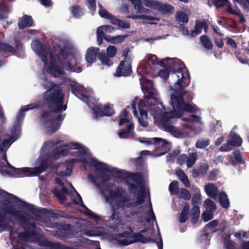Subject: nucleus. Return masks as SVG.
Returning a JSON list of instances; mask_svg holds the SVG:
<instances>
[{
  "label": "nucleus",
  "mask_w": 249,
  "mask_h": 249,
  "mask_svg": "<svg viewBox=\"0 0 249 249\" xmlns=\"http://www.w3.org/2000/svg\"><path fill=\"white\" fill-rule=\"evenodd\" d=\"M127 37V35H118L114 36L107 35L106 36H105V39L112 44H118L123 42Z\"/></svg>",
  "instance_id": "27"
},
{
  "label": "nucleus",
  "mask_w": 249,
  "mask_h": 249,
  "mask_svg": "<svg viewBox=\"0 0 249 249\" xmlns=\"http://www.w3.org/2000/svg\"><path fill=\"white\" fill-rule=\"evenodd\" d=\"M209 169V165L207 163H204L202 164H201L198 168L197 170L198 172L201 174V176L205 175Z\"/></svg>",
  "instance_id": "63"
},
{
  "label": "nucleus",
  "mask_w": 249,
  "mask_h": 249,
  "mask_svg": "<svg viewBox=\"0 0 249 249\" xmlns=\"http://www.w3.org/2000/svg\"><path fill=\"white\" fill-rule=\"evenodd\" d=\"M125 193L123 188H119L115 190H110L109 196L111 199L115 200L116 203H120L121 206L125 208L126 204L130 203L129 196L124 195Z\"/></svg>",
  "instance_id": "10"
},
{
  "label": "nucleus",
  "mask_w": 249,
  "mask_h": 249,
  "mask_svg": "<svg viewBox=\"0 0 249 249\" xmlns=\"http://www.w3.org/2000/svg\"><path fill=\"white\" fill-rule=\"evenodd\" d=\"M40 245L50 249H74L72 247L66 246L60 243L53 242L46 239L41 241Z\"/></svg>",
  "instance_id": "20"
},
{
  "label": "nucleus",
  "mask_w": 249,
  "mask_h": 249,
  "mask_svg": "<svg viewBox=\"0 0 249 249\" xmlns=\"http://www.w3.org/2000/svg\"><path fill=\"white\" fill-rule=\"evenodd\" d=\"M36 107L34 106V105L31 104L28 105L27 106H24L22 108L20 109L19 112L17 117V122L16 124H15L14 125V128H12L11 130V133L12 136L8 139H5L3 141L1 145L2 147H9L12 143L15 142L16 139H14V134L16 130L17 127H18V125L21 122H22L24 119V112L27 111L30 109H33L36 108Z\"/></svg>",
  "instance_id": "8"
},
{
  "label": "nucleus",
  "mask_w": 249,
  "mask_h": 249,
  "mask_svg": "<svg viewBox=\"0 0 249 249\" xmlns=\"http://www.w3.org/2000/svg\"><path fill=\"white\" fill-rule=\"evenodd\" d=\"M106 54L105 52H101L98 53L97 54V56L99 58V59L101 61L102 64H105L107 66H110V59L108 56Z\"/></svg>",
  "instance_id": "45"
},
{
  "label": "nucleus",
  "mask_w": 249,
  "mask_h": 249,
  "mask_svg": "<svg viewBox=\"0 0 249 249\" xmlns=\"http://www.w3.org/2000/svg\"><path fill=\"white\" fill-rule=\"evenodd\" d=\"M111 215L109 217V220L120 222L121 221V212H124L125 208L121 206L120 203H115L111 206Z\"/></svg>",
  "instance_id": "18"
},
{
  "label": "nucleus",
  "mask_w": 249,
  "mask_h": 249,
  "mask_svg": "<svg viewBox=\"0 0 249 249\" xmlns=\"http://www.w3.org/2000/svg\"><path fill=\"white\" fill-rule=\"evenodd\" d=\"M99 6L100 7V9L98 13L100 16L107 19L110 18L111 14L107 10L104 9L102 5L99 4Z\"/></svg>",
  "instance_id": "57"
},
{
  "label": "nucleus",
  "mask_w": 249,
  "mask_h": 249,
  "mask_svg": "<svg viewBox=\"0 0 249 249\" xmlns=\"http://www.w3.org/2000/svg\"><path fill=\"white\" fill-rule=\"evenodd\" d=\"M157 94L152 89H149L146 91L145 98L146 101L141 99L138 103V108L140 111V116H138V110H137L136 105L138 98H135V100L132 103L131 107L133 109V115L138 117L139 123L143 127H147L148 125L147 122L148 114L146 110L144 109L147 107V105L150 104L151 102H154L157 101Z\"/></svg>",
  "instance_id": "5"
},
{
  "label": "nucleus",
  "mask_w": 249,
  "mask_h": 249,
  "mask_svg": "<svg viewBox=\"0 0 249 249\" xmlns=\"http://www.w3.org/2000/svg\"><path fill=\"white\" fill-rule=\"evenodd\" d=\"M200 215V209L198 206H194L191 210V222L195 224L198 221Z\"/></svg>",
  "instance_id": "37"
},
{
  "label": "nucleus",
  "mask_w": 249,
  "mask_h": 249,
  "mask_svg": "<svg viewBox=\"0 0 249 249\" xmlns=\"http://www.w3.org/2000/svg\"><path fill=\"white\" fill-rule=\"evenodd\" d=\"M141 193L137 197L135 202H131L126 204L127 208L136 207L142 204L144 201L145 190L143 186H141Z\"/></svg>",
  "instance_id": "26"
},
{
  "label": "nucleus",
  "mask_w": 249,
  "mask_h": 249,
  "mask_svg": "<svg viewBox=\"0 0 249 249\" xmlns=\"http://www.w3.org/2000/svg\"><path fill=\"white\" fill-rule=\"evenodd\" d=\"M176 174L178 179L184 184L186 187L188 188L190 187V183L189 180L183 170L181 169H178L177 171Z\"/></svg>",
  "instance_id": "34"
},
{
  "label": "nucleus",
  "mask_w": 249,
  "mask_h": 249,
  "mask_svg": "<svg viewBox=\"0 0 249 249\" xmlns=\"http://www.w3.org/2000/svg\"><path fill=\"white\" fill-rule=\"evenodd\" d=\"M191 197L189 191L185 188H181L180 189L179 197L184 200H188Z\"/></svg>",
  "instance_id": "55"
},
{
  "label": "nucleus",
  "mask_w": 249,
  "mask_h": 249,
  "mask_svg": "<svg viewBox=\"0 0 249 249\" xmlns=\"http://www.w3.org/2000/svg\"><path fill=\"white\" fill-rule=\"evenodd\" d=\"M92 110L96 117L112 116L115 113L114 110L110 107L109 104L105 105L103 107L101 105L96 106L92 108Z\"/></svg>",
  "instance_id": "13"
},
{
  "label": "nucleus",
  "mask_w": 249,
  "mask_h": 249,
  "mask_svg": "<svg viewBox=\"0 0 249 249\" xmlns=\"http://www.w3.org/2000/svg\"><path fill=\"white\" fill-rule=\"evenodd\" d=\"M71 12L75 18H80L84 15L82 8L78 5H74L71 7Z\"/></svg>",
  "instance_id": "41"
},
{
  "label": "nucleus",
  "mask_w": 249,
  "mask_h": 249,
  "mask_svg": "<svg viewBox=\"0 0 249 249\" xmlns=\"http://www.w3.org/2000/svg\"><path fill=\"white\" fill-rule=\"evenodd\" d=\"M165 67L167 66L171 70L172 74L177 73L176 76L178 78V80L174 84L175 87L176 85L180 88L182 87V84L184 82V80L186 79L187 77H189V72L186 68H183L184 66L183 63H181L179 60L178 59H168L167 63Z\"/></svg>",
  "instance_id": "6"
},
{
  "label": "nucleus",
  "mask_w": 249,
  "mask_h": 249,
  "mask_svg": "<svg viewBox=\"0 0 249 249\" xmlns=\"http://www.w3.org/2000/svg\"><path fill=\"white\" fill-rule=\"evenodd\" d=\"M201 195L199 193H195L194 195H193L191 203L192 205L196 206V204H200L201 202Z\"/></svg>",
  "instance_id": "64"
},
{
  "label": "nucleus",
  "mask_w": 249,
  "mask_h": 249,
  "mask_svg": "<svg viewBox=\"0 0 249 249\" xmlns=\"http://www.w3.org/2000/svg\"><path fill=\"white\" fill-rule=\"evenodd\" d=\"M219 200L221 206L224 208H228L230 206V202L228 196L224 192H221L219 195Z\"/></svg>",
  "instance_id": "38"
},
{
  "label": "nucleus",
  "mask_w": 249,
  "mask_h": 249,
  "mask_svg": "<svg viewBox=\"0 0 249 249\" xmlns=\"http://www.w3.org/2000/svg\"><path fill=\"white\" fill-rule=\"evenodd\" d=\"M74 146L73 149H77L78 150V153L81 156H84L87 154V149L85 147L79 143H74L73 144Z\"/></svg>",
  "instance_id": "58"
},
{
  "label": "nucleus",
  "mask_w": 249,
  "mask_h": 249,
  "mask_svg": "<svg viewBox=\"0 0 249 249\" xmlns=\"http://www.w3.org/2000/svg\"><path fill=\"white\" fill-rule=\"evenodd\" d=\"M4 172L10 176L16 177V178H23L25 177H33L32 175V169L29 167H23L17 168L15 167L13 172L10 171H4Z\"/></svg>",
  "instance_id": "14"
},
{
  "label": "nucleus",
  "mask_w": 249,
  "mask_h": 249,
  "mask_svg": "<svg viewBox=\"0 0 249 249\" xmlns=\"http://www.w3.org/2000/svg\"><path fill=\"white\" fill-rule=\"evenodd\" d=\"M169 190L172 194L178 195L179 193V188L178 182L173 180L169 186Z\"/></svg>",
  "instance_id": "47"
},
{
  "label": "nucleus",
  "mask_w": 249,
  "mask_h": 249,
  "mask_svg": "<svg viewBox=\"0 0 249 249\" xmlns=\"http://www.w3.org/2000/svg\"><path fill=\"white\" fill-rule=\"evenodd\" d=\"M18 24L19 29L23 30L33 26L34 20L31 16L24 15L18 19Z\"/></svg>",
  "instance_id": "19"
},
{
  "label": "nucleus",
  "mask_w": 249,
  "mask_h": 249,
  "mask_svg": "<svg viewBox=\"0 0 249 249\" xmlns=\"http://www.w3.org/2000/svg\"><path fill=\"white\" fill-rule=\"evenodd\" d=\"M233 157L230 156L228 157L230 164L235 166L238 164H244L245 161L243 159L241 153L239 150H236L233 152Z\"/></svg>",
  "instance_id": "22"
},
{
  "label": "nucleus",
  "mask_w": 249,
  "mask_h": 249,
  "mask_svg": "<svg viewBox=\"0 0 249 249\" xmlns=\"http://www.w3.org/2000/svg\"><path fill=\"white\" fill-rule=\"evenodd\" d=\"M204 21H196L195 25V30H192L191 32V35L192 36L194 35H197L201 32V30L204 27Z\"/></svg>",
  "instance_id": "44"
},
{
  "label": "nucleus",
  "mask_w": 249,
  "mask_h": 249,
  "mask_svg": "<svg viewBox=\"0 0 249 249\" xmlns=\"http://www.w3.org/2000/svg\"><path fill=\"white\" fill-rule=\"evenodd\" d=\"M174 10V8L172 5L160 2L157 11L163 15H169L173 13Z\"/></svg>",
  "instance_id": "30"
},
{
  "label": "nucleus",
  "mask_w": 249,
  "mask_h": 249,
  "mask_svg": "<svg viewBox=\"0 0 249 249\" xmlns=\"http://www.w3.org/2000/svg\"><path fill=\"white\" fill-rule=\"evenodd\" d=\"M53 193L57 199L62 203L66 200V196L60 191V190L54 189L53 191Z\"/></svg>",
  "instance_id": "60"
},
{
  "label": "nucleus",
  "mask_w": 249,
  "mask_h": 249,
  "mask_svg": "<svg viewBox=\"0 0 249 249\" xmlns=\"http://www.w3.org/2000/svg\"><path fill=\"white\" fill-rule=\"evenodd\" d=\"M213 217V212L212 211L206 210L205 211L202 215V219L205 222H207Z\"/></svg>",
  "instance_id": "56"
},
{
  "label": "nucleus",
  "mask_w": 249,
  "mask_h": 249,
  "mask_svg": "<svg viewBox=\"0 0 249 249\" xmlns=\"http://www.w3.org/2000/svg\"><path fill=\"white\" fill-rule=\"evenodd\" d=\"M209 144L208 140H198L196 143V146L198 148H203Z\"/></svg>",
  "instance_id": "62"
},
{
  "label": "nucleus",
  "mask_w": 249,
  "mask_h": 249,
  "mask_svg": "<svg viewBox=\"0 0 249 249\" xmlns=\"http://www.w3.org/2000/svg\"><path fill=\"white\" fill-rule=\"evenodd\" d=\"M134 129V126L133 124H129L127 125L126 128L122 129L118 133V136L121 139H127L132 137L133 133L132 131Z\"/></svg>",
  "instance_id": "25"
},
{
  "label": "nucleus",
  "mask_w": 249,
  "mask_h": 249,
  "mask_svg": "<svg viewBox=\"0 0 249 249\" xmlns=\"http://www.w3.org/2000/svg\"><path fill=\"white\" fill-rule=\"evenodd\" d=\"M117 52V48L114 46H109L107 49V54L108 57H113L116 54Z\"/></svg>",
  "instance_id": "59"
},
{
  "label": "nucleus",
  "mask_w": 249,
  "mask_h": 249,
  "mask_svg": "<svg viewBox=\"0 0 249 249\" xmlns=\"http://www.w3.org/2000/svg\"><path fill=\"white\" fill-rule=\"evenodd\" d=\"M10 203L9 200L6 199L1 204L0 209L3 212L2 214L5 217L7 215L9 214L17 219L18 221L21 220L22 223L25 222L26 220L25 215L23 214L20 211L17 210L14 205L12 204L8 205V204Z\"/></svg>",
  "instance_id": "9"
},
{
  "label": "nucleus",
  "mask_w": 249,
  "mask_h": 249,
  "mask_svg": "<svg viewBox=\"0 0 249 249\" xmlns=\"http://www.w3.org/2000/svg\"><path fill=\"white\" fill-rule=\"evenodd\" d=\"M143 4L152 9L158 10L160 2L155 0H143Z\"/></svg>",
  "instance_id": "42"
},
{
  "label": "nucleus",
  "mask_w": 249,
  "mask_h": 249,
  "mask_svg": "<svg viewBox=\"0 0 249 249\" xmlns=\"http://www.w3.org/2000/svg\"><path fill=\"white\" fill-rule=\"evenodd\" d=\"M197 159V155L195 153H192L189 156H187L186 160V165L188 167H192L196 163Z\"/></svg>",
  "instance_id": "46"
},
{
  "label": "nucleus",
  "mask_w": 249,
  "mask_h": 249,
  "mask_svg": "<svg viewBox=\"0 0 249 249\" xmlns=\"http://www.w3.org/2000/svg\"><path fill=\"white\" fill-rule=\"evenodd\" d=\"M236 57L239 62L243 64H246L249 66V58L245 53L241 52H235Z\"/></svg>",
  "instance_id": "43"
},
{
  "label": "nucleus",
  "mask_w": 249,
  "mask_h": 249,
  "mask_svg": "<svg viewBox=\"0 0 249 249\" xmlns=\"http://www.w3.org/2000/svg\"><path fill=\"white\" fill-rule=\"evenodd\" d=\"M24 232H20L18 233V237L21 241H28L30 238H35L37 235L36 232L24 230Z\"/></svg>",
  "instance_id": "28"
},
{
  "label": "nucleus",
  "mask_w": 249,
  "mask_h": 249,
  "mask_svg": "<svg viewBox=\"0 0 249 249\" xmlns=\"http://www.w3.org/2000/svg\"><path fill=\"white\" fill-rule=\"evenodd\" d=\"M228 141L232 146H240L242 143L241 138L236 134L230 136Z\"/></svg>",
  "instance_id": "39"
},
{
  "label": "nucleus",
  "mask_w": 249,
  "mask_h": 249,
  "mask_svg": "<svg viewBox=\"0 0 249 249\" xmlns=\"http://www.w3.org/2000/svg\"><path fill=\"white\" fill-rule=\"evenodd\" d=\"M135 9L137 10L138 13L148 14L150 13V10L143 7L142 6L141 0H138L137 3L135 5Z\"/></svg>",
  "instance_id": "48"
},
{
  "label": "nucleus",
  "mask_w": 249,
  "mask_h": 249,
  "mask_svg": "<svg viewBox=\"0 0 249 249\" xmlns=\"http://www.w3.org/2000/svg\"><path fill=\"white\" fill-rule=\"evenodd\" d=\"M184 97H187L188 101H191L193 98L191 93L188 91L183 93L181 91H178L175 89L171 94L170 101L173 110L170 113H166L162 117L163 126L166 131L176 132L177 128L172 124L175 123L176 119L179 118L183 112L195 113L198 110V108L196 105L186 103Z\"/></svg>",
  "instance_id": "3"
},
{
  "label": "nucleus",
  "mask_w": 249,
  "mask_h": 249,
  "mask_svg": "<svg viewBox=\"0 0 249 249\" xmlns=\"http://www.w3.org/2000/svg\"><path fill=\"white\" fill-rule=\"evenodd\" d=\"M14 49L13 46L6 43L0 42V51L4 53H9L10 52H13Z\"/></svg>",
  "instance_id": "51"
},
{
  "label": "nucleus",
  "mask_w": 249,
  "mask_h": 249,
  "mask_svg": "<svg viewBox=\"0 0 249 249\" xmlns=\"http://www.w3.org/2000/svg\"><path fill=\"white\" fill-rule=\"evenodd\" d=\"M165 69L160 70L159 72V75L160 77L166 81L169 77V74L171 72V70L167 66L164 67Z\"/></svg>",
  "instance_id": "54"
},
{
  "label": "nucleus",
  "mask_w": 249,
  "mask_h": 249,
  "mask_svg": "<svg viewBox=\"0 0 249 249\" xmlns=\"http://www.w3.org/2000/svg\"><path fill=\"white\" fill-rule=\"evenodd\" d=\"M71 231L72 227L71 224L59 223L56 226V234L61 238H68Z\"/></svg>",
  "instance_id": "16"
},
{
  "label": "nucleus",
  "mask_w": 249,
  "mask_h": 249,
  "mask_svg": "<svg viewBox=\"0 0 249 249\" xmlns=\"http://www.w3.org/2000/svg\"><path fill=\"white\" fill-rule=\"evenodd\" d=\"M206 194L210 197L214 198L216 197L218 192L217 187L213 183H209L205 187Z\"/></svg>",
  "instance_id": "31"
},
{
  "label": "nucleus",
  "mask_w": 249,
  "mask_h": 249,
  "mask_svg": "<svg viewBox=\"0 0 249 249\" xmlns=\"http://www.w3.org/2000/svg\"><path fill=\"white\" fill-rule=\"evenodd\" d=\"M200 40L207 50H212L213 48V43L208 36L204 35L200 36Z\"/></svg>",
  "instance_id": "40"
},
{
  "label": "nucleus",
  "mask_w": 249,
  "mask_h": 249,
  "mask_svg": "<svg viewBox=\"0 0 249 249\" xmlns=\"http://www.w3.org/2000/svg\"><path fill=\"white\" fill-rule=\"evenodd\" d=\"M26 220L25 222L22 223L21 220H19V224L20 226L22 227L24 230H30V231H34L36 232V225L35 222H30L29 217L25 216Z\"/></svg>",
  "instance_id": "33"
},
{
  "label": "nucleus",
  "mask_w": 249,
  "mask_h": 249,
  "mask_svg": "<svg viewBox=\"0 0 249 249\" xmlns=\"http://www.w3.org/2000/svg\"><path fill=\"white\" fill-rule=\"evenodd\" d=\"M49 165L47 159H44L41 160L38 166L32 168L34 176H36L45 172L48 168Z\"/></svg>",
  "instance_id": "24"
},
{
  "label": "nucleus",
  "mask_w": 249,
  "mask_h": 249,
  "mask_svg": "<svg viewBox=\"0 0 249 249\" xmlns=\"http://www.w3.org/2000/svg\"><path fill=\"white\" fill-rule=\"evenodd\" d=\"M146 109L147 108H149L151 111V113L153 115H160L161 116V124L163 128H164V130L166 131L164 126H163V123L162 122V117L163 116L166 114L168 113H170L171 111L167 112L165 111V108L162 103L159 102L158 100L156 102H151L150 104L148 105V107H147Z\"/></svg>",
  "instance_id": "12"
},
{
  "label": "nucleus",
  "mask_w": 249,
  "mask_h": 249,
  "mask_svg": "<svg viewBox=\"0 0 249 249\" xmlns=\"http://www.w3.org/2000/svg\"><path fill=\"white\" fill-rule=\"evenodd\" d=\"M127 18H132L134 19H145V20H154L156 18L154 17H152L150 16H147L145 15H129L126 17Z\"/></svg>",
  "instance_id": "49"
},
{
  "label": "nucleus",
  "mask_w": 249,
  "mask_h": 249,
  "mask_svg": "<svg viewBox=\"0 0 249 249\" xmlns=\"http://www.w3.org/2000/svg\"><path fill=\"white\" fill-rule=\"evenodd\" d=\"M99 49L96 47L89 48L86 53V59L88 63L92 64L95 62Z\"/></svg>",
  "instance_id": "23"
},
{
  "label": "nucleus",
  "mask_w": 249,
  "mask_h": 249,
  "mask_svg": "<svg viewBox=\"0 0 249 249\" xmlns=\"http://www.w3.org/2000/svg\"><path fill=\"white\" fill-rule=\"evenodd\" d=\"M5 217L0 212V232H1L7 229L8 224L4 223Z\"/></svg>",
  "instance_id": "61"
},
{
  "label": "nucleus",
  "mask_w": 249,
  "mask_h": 249,
  "mask_svg": "<svg viewBox=\"0 0 249 249\" xmlns=\"http://www.w3.org/2000/svg\"><path fill=\"white\" fill-rule=\"evenodd\" d=\"M155 149L159 152V155L166 153L169 150V143L165 140L160 138H154Z\"/></svg>",
  "instance_id": "15"
},
{
  "label": "nucleus",
  "mask_w": 249,
  "mask_h": 249,
  "mask_svg": "<svg viewBox=\"0 0 249 249\" xmlns=\"http://www.w3.org/2000/svg\"><path fill=\"white\" fill-rule=\"evenodd\" d=\"M43 83H42V86L47 89L48 92H52L55 90V89H58L61 88L59 84H56L53 82L49 81L47 77L44 78Z\"/></svg>",
  "instance_id": "29"
},
{
  "label": "nucleus",
  "mask_w": 249,
  "mask_h": 249,
  "mask_svg": "<svg viewBox=\"0 0 249 249\" xmlns=\"http://www.w3.org/2000/svg\"><path fill=\"white\" fill-rule=\"evenodd\" d=\"M204 205L206 209L213 212L216 209V206L214 201L210 199H207L204 201Z\"/></svg>",
  "instance_id": "52"
},
{
  "label": "nucleus",
  "mask_w": 249,
  "mask_h": 249,
  "mask_svg": "<svg viewBox=\"0 0 249 249\" xmlns=\"http://www.w3.org/2000/svg\"><path fill=\"white\" fill-rule=\"evenodd\" d=\"M169 57H166L161 60H159L157 56L155 54H148L147 59V65L151 69H154L156 66H160L162 67L166 66Z\"/></svg>",
  "instance_id": "17"
},
{
  "label": "nucleus",
  "mask_w": 249,
  "mask_h": 249,
  "mask_svg": "<svg viewBox=\"0 0 249 249\" xmlns=\"http://www.w3.org/2000/svg\"><path fill=\"white\" fill-rule=\"evenodd\" d=\"M64 94L61 88L55 89L49 93L47 92L43 97L44 102L50 109V111H43L40 116L42 124L48 132L53 133L60 128L65 114H58L67 109V105L64 104Z\"/></svg>",
  "instance_id": "2"
},
{
  "label": "nucleus",
  "mask_w": 249,
  "mask_h": 249,
  "mask_svg": "<svg viewBox=\"0 0 249 249\" xmlns=\"http://www.w3.org/2000/svg\"><path fill=\"white\" fill-rule=\"evenodd\" d=\"M177 19L179 22H182L183 23H187L189 20L187 14L182 11L178 12Z\"/></svg>",
  "instance_id": "53"
},
{
  "label": "nucleus",
  "mask_w": 249,
  "mask_h": 249,
  "mask_svg": "<svg viewBox=\"0 0 249 249\" xmlns=\"http://www.w3.org/2000/svg\"><path fill=\"white\" fill-rule=\"evenodd\" d=\"M131 237L132 239H133V241H131V243H132L136 242H141L143 244H145L150 242L151 240L150 237H146L142 234H141V233L139 232L133 233Z\"/></svg>",
  "instance_id": "32"
},
{
  "label": "nucleus",
  "mask_w": 249,
  "mask_h": 249,
  "mask_svg": "<svg viewBox=\"0 0 249 249\" xmlns=\"http://www.w3.org/2000/svg\"><path fill=\"white\" fill-rule=\"evenodd\" d=\"M36 52L45 65H48L47 72L54 78L61 77L66 74L65 70L79 73L82 71L79 59L73 54L69 59L70 52L66 47L60 49L59 53L54 55L50 53V62H48L49 48L45 44L37 41L35 45Z\"/></svg>",
  "instance_id": "1"
},
{
  "label": "nucleus",
  "mask_w": 249,
  "mask_h": 249,
  "mask_svg": "<svg viewBox=\"0 0 249 249\" xmlns=\"http://www.w3.org/2000/svg\"><path fill=\"white\" fill-rule=\"evenodd\" d=\"M132 72L131 63L128 60H127V56L125 55L124 60L121 61L119 64L115 76L128 77L131 75Z\"/></svg>",
  "instance_id": "11"
},
{
  "label": "nucleus",
  "mask_w": 249,
  "mask_h": 249,
  "mask_svg": "<svg viewBox=\"0 0 249 249\" xmlns=\"http://www.w3.org/2000/svg\"><path fill=\"white\" fill-rule=\"evenodd\" d=\"M9 12L8 7L5 5L2 4L0 5V18L7 19L8 18V13Z\"/></svg>",
  "instance_id": "50"
},
{
  "label": "nucleus",
  "mask_w": 249,
  "mask_h": 249,
  "mask_svg": "<svg viewBox=\"0 0 249 249\" xmlns=\"http://www.w3.org/2000/svg\"><path fill=\"white\" fill-rule=\"evenodd\" d=\"M70 150V149L64 148L63 147H58L52 152V157L57 159L59 158L61 155L63 156L67 155Z\"/></svg>",
  "instance_id": "35"
},
{
  "label": "nucleus",
  "mask_w": 249,
  "mask_h": 249,
  "mask_svg": "<svg viewBox=\"0 0 249 249\" xmlns=\"http://www.w3.org/2000/svg\"><path fill=\"white\" fill-rule=\"evenodd\" d=\"M73 189L74 191L75 192V193H76L77 195L78 196V198L79 200V201L78 202L76 199H73L72 200L73 203L74 204L79 205L81 207L85 209L86 211L84 213L85 215L89 216V217H90V218H92L98 219L99 218V216L97 215H96L93 212H92L91 210L89 209L86 207V206L83 203L82 197L80 196V195H79V194L76 191V190L74 188H73Z\"/></svg>",
  "instance_id": "21"
},
{
  "label": "nucleus",
  "mask_w": 249,
  "mask_h": 249,
  "mask_svg": "<svg viewBox=\"0 0 249 249\" xmlns=\"http://www.w3.org/2000/svg\"><path fill=\"white\" fill-rule=\"evenodd\" d=\"M2 193L4 194V196H8L9 199L14 200L17 203H20V207L27 210L36 219L41 220L42 216L41 215V214H46L49 213V211L47 209L43 208L38 209L36 208L34 205L27 203L25 201L21 200L18 197L12 194H10L5 191H3Z\"/></svg>",
  "instance_id": "7"
},
{
  "label": "nucleus",
  "mask_w": 249,
  "mask_h": 249,
  "mask_svg": "<svg viewBox=\"0 0 249 249\" xmlns=\"http://www.w3.org/2000/svg\"><path fill=\"white\" fill-rule=\"evenodd\" d=\"M79 161H82L89 164L90 166L95 168L96 170H98L100 174V178L104 182L110 180V176L108 174L105 173L106 171L111 173H115L117 175L118 178H123L124 179L130 178L132 181L137 183L141 188L143 186V177L140 173L139 172H130L120 170L117 168L113 167L111 170L107 168V165L106 163H102L95 159L91 158L89 161H87L86 158H82L79 160Z\"/></svg>",
  "instance_id": "4"
},
{
  "label": "nucleus",
  "mask_w": 249,
  "mask_h": 249,
  "mask_svg": "<svg viewBox=\"0 0 249 249\" xmlns=\"http://www.w3.org/2000/svg\"><path fill=\"white\" fill-rule=\"evenodd\" d=\"M189 209L190 207L188 204L183 206L179 216V221L181 223H185L188 220Z\"/></svg>",
  "instance_id": "36"
}]
</instances>
